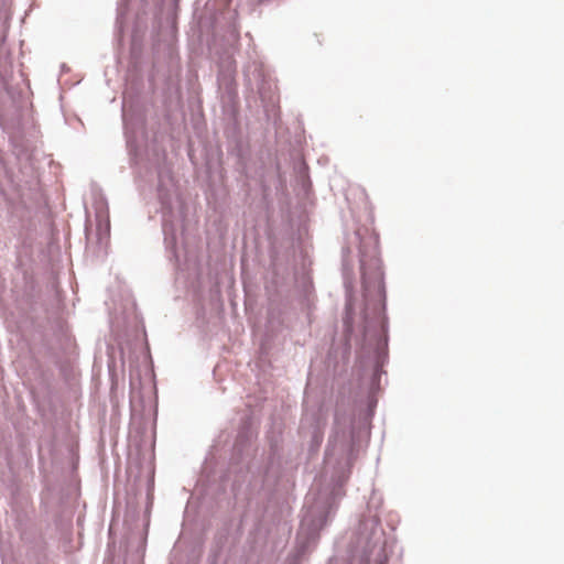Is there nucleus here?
<instances>
[{"label": "nucleus", "mask_w": 564, "mask_h": 564, "mask_svg": "<svg viewBox=\"0 0 564 564\" xmlns=\"http://www.w3.org/2000/svg\"><path fill=\"white\" fill-rule=\"evenodd\" d=\"M383 372L382 370V362L380 364L379 361V358L376 360L375 362V366H373V383L378 380V378L381 376V373Z\"/></svg>", "instance_id": "nucleus-1"}]
</instances>
